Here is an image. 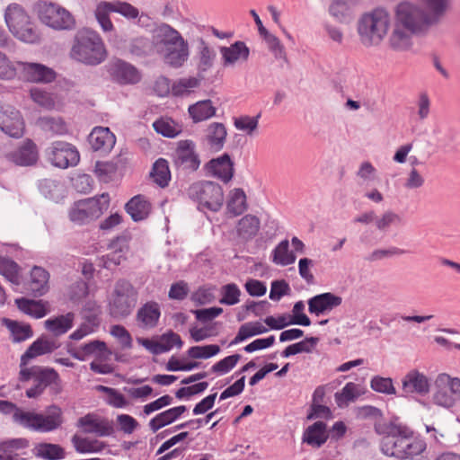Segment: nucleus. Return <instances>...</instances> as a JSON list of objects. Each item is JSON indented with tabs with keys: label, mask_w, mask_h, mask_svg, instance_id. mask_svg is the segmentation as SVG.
Returning <instances> with one entry per match:
<instances>
[{
	"label": "nucleus",
	"mask_w": 460,
	"mask_h": 460,
	"mask_svg": "<svg viewBox=\"0 0 460 460\" xmlns=\"http://www.w3.org/2000/svg\"><path fill=\"white\" fill-rule=\"evenodd\" d=\"M435 24L420 5L409 1L401 2L395 7L389 46L395 51L409 50L413 45V36L426 33Z\"/></svg>",
	"instance_id": "nucleus-1"
},
{
	"label": "nucleus",
	"mask_w": 460,
	"mask_h": 460,
	"mask_svg": "<svg viewBox=\"0 0 460 460\" xmlns=\"http://www.w3.org/2000/svg\"><path fill=\"white\" fill-rule=\"evenodd\" d=\"M376 431L383 435L380 450L387 456L414 459L426 450L425 440L415 436L413 430L405 425L390 423L385 427H376Z\"/></svg>",
	"instance_id": "nucleus-2"
},
{
	"label": "nucleus",
	"mask_w": 460,
	"mask_h": 460,
	"mask_svg": "<svg viewBox=\"0 0 460 460\" xmlns=\"http://www.w3.org/2000/svg\"><path fill=\"white\" fill-rule=\"evenodd\" d=\"M152 41L164 63L172 68H181L190 57L188 41L181 32L165 22L155 24L151 30Z\"/></svg>",
	"instance_id": "nucleus-3"
},
{
	"label": "nucleus",
	"mask_w": 460,
	"mask_h": 460,
	"mask_svg": "<svg viewBox=\"0 0 460 460\" xmlns=\"http://www.w3.org/2000/svg\"><path fill=\"white\" fill-rule=\"evenodd\" d=\"M13 421L23 429L48 433L61 427L64 422L63 411L56 404L46 408V414L17 409L12 416Z\"/></svg>",
	"instance_id": "nucleus-4"
},
{
	"label": "nucleus",
	"mask_w": 460,
	"mask_h": 460,
	"mask_svg": "<svg viewBox=\"0 0 460 460\" xmlns=\"http://www.w3.org/2000/svg\"><path fill=\"white\" fill-rule=\"evenodd\" d=\"M390 15L383 8L363 14L358 22V33L365 47L378 45L387 33Z\"/></svg>",
	"instance_id": "nucleus-5"
},
{
	"label": "nucleus",
	"mask_w": 460,
	"mask_h": 460,
	"mask_svg": "<svg viewBox=\"0 0 460 460\" xmlns=\"http://www.w3.org/2000/svg\"><path fill=\"white\" fill-rule=\"evenodd\" d=\"M71 55L84 64L96 66L106 58V50L99 34L85 30L77 33Z\"/></svg>",
	"instance_id": "nucleus-6"
},
{
	"label": "nucleus",
	"mask_w": 460,
	"mask_h": 460,
	"mask_svg": "<svg viewBox=\"0 0 460 460\" xmlns=\"http://www.w3.org/2000/svg\"><path fill=\"white\" fill-rule=\"evenodd\" d=\"M188 197L198 204L199 210L217 212L224 204L222 186L212 181H198L187 189Z\"/></svg>",
	"instance_id": "nucleus-7"
},
{
	"label": "nucleus",
	"mask_w": 460,
	"mask_h": 460,
	"mask_svg": "<svg viewBox=\"0 0 460 460\" xmlns=\"http://www.w3.org/2000/svg\"><path fill=\"white\" fill-rule=\"evenodd\" d=\"M4 19L10 31L26 43H38L40 33L25 10L17 4H11L4 13Z\"/></svg>",
	"instance_id": "nucleus-8"
},
{
	"label": "nucleus",
	"mask_w": 460,
	"mask_h": 460,
	"mask_svg": "<svg viewBox=\"0 0 460 460\" xmlns=\"http://www.w3.org/2000/svg\"><path fill=\"white\" fill-rule=\"evenodd\" d=\"M34 9L39 20L55 31H71L75 27L74 15L57 3L40 0Z\"/></svg>",
	"instance_id": "nucleus-9"
},
{
	"label": "nucleus",
	"mask_w": 460,
	"mask_h": 460,
	"mask_svg": "<svg viewBox=\"0 0 460 460\" xmlns=\"http://www.w3.org/2000/svg\"><path fill=\"white\" fill-rule=\"evenodd\" d=\"M110 204L108 193H102L99 197L88 198L78 200L71 207L69 219L79 226L88 224L98 218Z\"/></svg>",
	"instance_id": "nucleus-10"
},
{
	"label": "nucleus",
	"mask_w": 460,
	"mask_h": 460,
	"mask_svg": "<svg viewBox=\"0 0 460 460\" xmlns=\"http://www.w3.org/2000/svg\"><path fill=\"white\" fill-rule=\"evenodd\" d=\"M33 379L34 385L26 390L28 398H37L43 394L45 389L52 384L59 382V376L54 368L32 366L31 367H21L19 380L27 382Z\"/></svg>",
	"instance_id": "nucleus-11"
},
{
	"label": "nucleus",
	"mask_w": 460,
	"mask_h": 460,
	"mask_svg": "<svg viewBox=\"0 0 460 460\" xmlns=\"http://www.w3.org/2000/svg\"><path fill=\"white\" fill-rule=\"evenodd\" d=\"M137 292L127 279H119L114 288L113 299L111 304V314L114 317L128 316L136 305Z\"/></svg>",
	"instance_id": "nucleus-12"
},
{
	"label": "nucleus",
	"mask_w": 460,
	"mask_h": 460,
	"mask_svg": "<svg viewBox=\"0 0 460 460\" xmlns=\"http://www.w3.org/2000/svg\"><path fill=\"white\" fill-rule=\"evenodd\" d=\"M172 165L178 172L193 173L200 166L201 160L196 144L190 139L180 140L172 155Z\"/></svg>",
	"instance_id": "nucleus-13"
},
{
	"label": "nucleus",
	"mask_w": 460,
	"mask_h": 460,
	"mask_svg": "<svg viewBox=\"0 0 460 460\" xmlns=\"http://www.w3.org/2000/svg\"><path fill=\"white\" fill-rule=\"evenodd\" d=\"M48 161L55 167L66 169L80 162V154L75 146L66 141H54L45 150Z\"/></svg>",
	"instance_id": "nucleus-14"
},
{
	"label": "nucleus",
	"mask_w": 460,
	"mask_h": 460,
	"mask_svg": "<svg viewBox=\"0 0 460 460\" xmlns=\"http://www.w3.org/2000/svg\"><path fill=\"white\" fill-rule=\"evenodd\" d=\"M0 128L12 137H22L24 133V121L21 112L11 105L0 106Z\"/></svg>",
	"instance_id": "nucleus-15"
},
{
	"label": "nucleus",
	"mask_w": 460,
	"mask_h": 460,
	"mask_svg": "<svg viewBox=\"0 0 460 460\" xmlns=\"http://www.w3.org/2000/svg\"><path fill=\"white\" fill-rule=\"evenodd\" d=\"M111 80L119 84H136L141 80V74L132 64L122 59H117L108 66Z\"/></svg>",
	"instance_id": "nucleus-16"
},
{
	"label": "nucleus",
	"mask_w": 460,
	"mask_h": 460,
	"mask_svg": "<svg viewBox=\"0 0 460 460\" xmlns=\"http://www.w3.org/2000/svg\"><path fill=\"white\" fill-rule=\"evenodd\" d=\"M204 170L209 175H212L224 182L232 180L234 172V162L227 153L209 160L204 165Z\"/></svg>",
	"instance_id": "nucleus-17"
},
{
	"label": "nucleus",
	"mask_w": 460,
	"mask_h": 460,
	"mask_svg": "<svg viewBox=\"0 0 460 460\" xmlns=\"http://www.w3.org/2000/svg\"><path fill=\"white\" fill-rule=\"evenodd\" d=\"M342 297L332 292L315 295L308 299V311L316 316L323 315L340 306Z\"/></svg>",
	"instance_id": "nucleus-18"
},
{
	"label": "nucleus",
	"mask_w": 460,
	"mask_h": 460,
	"mask_svg": "<svg viewBox=\"0 0 460 460\" xmlns=\"http://www.w3.org/2000/svg\"><path fill=\"white\" fill-rule=\"evenodd\" d=\"M6 157L19 166L33 165L39 158L37 145L31 139L27 138L16 150L8 153Z\"/></svg>",
	"instance_id": "nucleus-19"
},
{
	"label": "nucleus",
	"mask_w": 460,
	"mask_h": 460,
	"mask_svg": "<svg viewBox=\"0 0 460 460\" xmlns=\"http://www.w3.org/2000/svg\"><path fill=\"white\" fill-rule=\"evenodd\" d=\"M160 317V305L155 301H148L138 308L136 321L140 329L151 330L157 326Z\"/></svg>",
	"instance_id": "nucleus-20"
},
{
	"label": "nucleus",
	"mask_w": 460,
	"mask_h": 460,
	"mask_svg": "<svg viewBox=\"0 0 460 460\" xmlns=\"http://www.w3.org/2000/svg\"><path fill=\"white\" fill-rule=\"evenodd\" d=\"M402 392L404 395L417 394L426 395L429 393V378L418 370H411L402 378Z\"/></svg>",
	"instance_id": "nucleus-21"
},
{
	"label": "nucleus",
	"mask_w": 460,
	"mask_h": 460,
	"mask_svg": "<svg viewBox=\"0 0 460 460\" xmlns=\"http://www.w3.org/2000/svg\"><path fill=\"white\" fill-rule=\"evenodd\" d=\"M58 348L59 344H58L54 340L49 339L42 335L34 341L29 346L26 351L22 355L20 367H25L30 359L41 355L51 353Z\"/></svg>",
	"instance_id": "nucleus-22"
},
{
	"label": "nucleus",
	"mask_w": 460,
	"mask_h": 460,
	"mask_svg": "<svg viewBox=\"0 0 460 460\" xmlns=\"http://www.w3.org/2000/svg\"><path fill=\"white\" fill-rule=\"evenodd\" d=\"M88 142L94 151L108 153L115 146L116 137L109 128L95 127L88 136Z\"/></svg>",
	"instance_id": "nucleus-23"
},
{
	"label": "nucleus",
	"mask_w": 460,
	"mask_h": 460,
	"mask_svg": "<svg viewBox=\"0 0 460 460\" xmlns=\"http://www.w3.org/2000/svg\"><path fill=\"white\" fill-rule=\"evenodd\" d=\"M222 65L226 67L234 66L238 60L246 61L250 56V49L245 42L237 40L229 47H220Z\"/></svg>",
	"instance_id": "nucleus-24"
},
{
	"label": "nucleus",
	"mask_w": 460,
	"mask_h": 460,
	"mask_svg": "<svg viewBox=\"0 0 460 460\" xmlns=\"http://www.w3.org/2000/svg\"><path fill=\"white\" fill-rule=\"evenodd\" d=\"M49 273L40 266H34L31 270V279L27 284V290L33 296H41L49 291Z\"/></svg>",
	"instance_id": "nucleus-25"
},
{
	"label": "nucleus",
	"mask_w": 460,
	"mask_h": 460,
	"mask_svg": "<svg viewBox=\"0 0 460 460\" xmlns=\"http://www.w3.org/2000/svg\"><path fill=\"white\" fill-rule=\"evenodd\" d=\"M152 209L151 203L143 195L132 197L126 204L125 210L134 222H139L148 217Z\"/></svg>",
	"instance_id": "nucleus-26"
},
{
	"label": "nucleus",
	"mask_w": 460,
	"mask_h": 460,
	"mask_svg": "<svg viewBox=\"0 0 460 460\" xmlns=\"http://www.w3.org/2000/svg\"><path fill=\"white\" fill-rule=\"evenodd\" d=\"M77 426L84 429V433H93L99 437H108L113 433V427L107 420H97L91 414L81 417Z\"/></svg>",
	"instance_id": "nucleus-27"
},
{
	"label": "nucleus",
	"mask_w": 460,
	"mask_h": 460,
	"mask_svg": "<svg viewBox=\"0 0 460 460\" xmlns=\"http://www.w3.org/2000/svg\"><path fill=\"white\" fill-rule=\"evenodd\" d=\"M326 428L327 426L323 421H315L304 432L303 442L316 448L321 447L329 438Z\"/></svg>",
	"instance_id": "nucleus-28"
},
{
	"label": "nucleus",
	"mask_w": 460,
	"mask_h": 460,
	"mask_svg": "<svg viewBox=\"0 0 460 460\" xmlns=\"http://www.w3.org/2000/svg\"><path fill=\"white\" fill-rule=\"evenodd\" d=\"M75 314L68 312L66 314L51 317L44 322L45 328L54 336L58 337L66 333L72 327Z\"/></svg>",
	"instance_id": "nucleus-29"
},
{
	"label": "nucleus",
	"mask_w": 460,
	"mask_h": 460,
	"mask_svg": "<svg viewBox=\"0 0 460 460\" xmlns=\"http://www.w3.org/2000/svg\"><path fill=\"white\" fill-rule=\"evenodd\" d=\"M23 70L28 79L32 82L51 83L56 79L57 75L52 68L38 63H26L24 64Z\"/></svg>",
	"instance_id": "nucleus-30"
},
{
	"label": "nucleus",
	"mask_w": 460,
	"mask_h": 460,
	"mask_svg": "<svg viewBox=\"0 0 460 460\" xmlns=\"http://www.w3.org/2000/svg\"><path fill=\"white\" fill-rule=\"evenodd\" d=\"M1 322L10 331L14 343L22 342L33 336V331L29 323H22L5 317L2 318Z\"/></svg>",
	"instance_id": "nucleus-31"
},
{
	"label": "nucleus",
	"mask_w": 460,
	"mask_h": 460,
	"mask_svg": "<svg viewBox=\"0 0 460 460\" xmlns=\"http://www.w3.org/2000/svg\"><path fill=\"white\" fill-rule=\"evenodd\" d=\"M15 305L21 312L35 319H40L48 314V310L42 300L21 297L15 299Z\"/></svg>",
	"instance_id": "nucleus-32"
},
{
	"label": "nucleus",
	"mask_w": 460,
	"mask_h": 460,
	"mask_svg": "<svg viewBox=\"0 0 460 460\" xmlns=\"http://www.w3.org/2000/svg\"><path fill=\"white\" fill-rule=\"evenodd\" d=\"M198 71L205 73L209 70L214 64L216 58V51L208 46L203 38L198 39Z\"/></svg>",
	"instance_id": "nucleus-33"
},
{
	"label": "nucleus",
	"mask_w": 460,
	"mask_h": 460,
	"mask_svg": "<svg viewBox=\"0 0 460 460\" xmlns=\"http://www.w3.org/2000/svg\"><path fill=\"white\" fill-rule=\"evenodd\" d=\"M37 458L44 460H61L66 456L65 449L58 444L41 442L32 449Z\"/></svg>",
	"instance_id": "nucleus-34"
},
{
	"label": "nucleus",
	"mask_w": 460,
	"mask_h": 460,
	"mask_svg": "<svg viewBox=\"0 0 460 460\" xmlns=\"http://www.w3.org/2000/svg\"><path fill=\"white\" fill-rule=\"evenodd\" d=\"M188 111L192 120L197 123L214 117L217 110L213 106L211 100L208 99L190 105Z\"/></svg>",
	"instance_id": "nucleus-35"
},
{
	"label": "nucleus",
	"mask_w": 460,
	"mask_h": 460,
	"mask_svg": "<svg viewBox=\"0 0 460 460\" xmlns=\"http://www.w3.org/2000/svg\"><path fill=\"white\" fill-rule=\"evenodd\" d=\"M37 125L44 132L50 133L51 135L62 136L68 132L66 123L60 117H40L37 120Z\"/></svg>",
	"instance_id": "nucleus-36"
},
{
	"label": "nucleus",
	"mask_w": 460,
	"mask_h": 460,
	"mask_svg": "<svg viewBox=\"0 0 460 460\" xmlns=\"http://www.w3.org/2000/svg\"><path fill=\"white\" fill-rule=\"evenodd\" d=\"M226 128L223 123L212 122L208 128V143L215 151H220L226 138Z\"/></svg>",
	"instance_id": "nucleus-37"
},
{
	"label": "nucleus",
	"mask_w": 460,
	"mask_h": 460,
	"mask_svg": "<svg viewBox=\"0 0 460 460\" xmlns=\"http://www.w3.org/2000/svg\"><path fill=\"white\" fill-rule=\"evenodd\" d=\"M107 350V345L102 341H92L82 345L78 349H67V352L75 359L84 361L88 356L93 355L96 351L104 352Z\"/></svg>",
	"instance_id": "nucleus-38"
},
{
	"label": "nucleus",
	"mask_w": 460,
	"mask_h": 460,
	"mask_svg": "<svg viewBox=\"0 0 460 460\" xmlns=\"http://www.w3.org/2000/svg\"><path fill=\"white\" fill-rule=\"evenodd\" d=\"M272 261L280 266H288L296 261V256L289 251L288 240L281 241L272 251Z\"/></svg>",
	"instance_id": "nucleus-39"
},
{
	"label": "nucleus",
	"mask_w": 460,
	"mask_h": 460,
	"mask_svg": "<svg viewBox=\"0 0 460 460\" xmlns=\"http://www.w3.org/2000/svg\"><path fill=\"white\" fill-rule=\"evenodd\" d=\"M266 332H268V329L260 322L246 323L240 326L236 336L230 342V346L238 344L251 337L265 333Z\"/></svg>",
	"instance_id": "nucleus-40"
},
{
	"label": "nucleus",
	"mask_w": 460,
	"mask_h": 460,
	"mask_svg": "<svg viewBox=\"0 0 460 460\" xmlns=\"http://www.w3.org/2000/svg\"><path fill=\"white\" fill-rule=\"evenodd\" d=\"M260 229V220L256 216L245 215L237 224V233L244 239L254 237Z\"/></svg>",
	"instance_id": "nucleus-41"
},
{
	"label": "nucleus",
	"mask_w": 460,
	"mask_h": 460,
	"mask_svg": "<svg viewBox=\"0 0 460 460\" xmlns=\"http://www.w3.org/2000/svg\"><path fill=\"white\" fill-rule=\"evenodd\" d=\"M110 13H114L111 2L101 1L96 5L94 15L103 31H111L114 29L113 23L110 18Z\"/></svg>",
	"instance_id": "nucleus-42"
},
{
	"label": "nucleus",
	"mask_w": 460,
	"mask_h": 460,
	"mask_svg": "<svg viewBox=\"0 0 460 460\" xmlns=\"http://www.w3.org/2000/svg\"><path fill=\"white\" fill-rule=\"evenodd\" d=\"M426 12L437 24L445 16L450 7V0H423Z\"/></svg>",
	"instance_id": "nucleus-43"
},
{
	"label": "nucleus",
	"mask_w": 460,
	"mask_h": 460,
	"mask_svg": "<svg viewBox=\"0 0 460 460\" xmlns=\"http://www.w3.org/2000/svg\"><path fill=\"white\" fill-rule=\"evenodd\" d=\"M154 49L152 39L145 36L133 38L128 42V51L131 55L145 58L148 56Z\"/></svg>",
	"instance_id": "nucleus-44"
},
{
	"label": "nucleus",
	"mask_w": 460,
	"mask_h": 460,
	"mask_svg": "<svg viewBox=\"0 0 460 460\" xmlns=\"http://www.w3.org/2000/svg\"><path fill=\"white\" fill-rule=\"evenodd\" d=\"M154 178V181L160 187L164 188L169 184L171 180V172L168 166V162L164 158L157 159L150 172Z\"/></svg>",
	"instance_id": "nucleus-45"
},
{
	"label": "nucleus",
	"mask_w": 460,
	"mask_h": 460,
	"mask_svg": "<svg viewBox=\"0 0 460 460\" xmlns=\"http://www.w3.org/2000/svg\"><path fill=\"white\" fill-rule=\"evenodd\" d=\"M0 274L10 282L18 285L20 282L19 265L12 259L0 255Z\"/></svg>",
	"instance_id": "nucleus-46"
},
{
	"label": "nucleus",
	"mask_w": 460,
	"mask_h": 460,
	"mask_svg": "<svg viewBox=\"0 0 460 460\" xmlns=\"http://www.w3.org/2000/svg\"><path fill=\"white\" fill-rule=\"evenodd\" d=\"M219 303L226 305H234L240 302L241 290L237 284L228 283L220 288Z\"/></svg>",
	"instance_id": "nucleus-47"
},
{
	"label": "nucleus",
	"mask_w": 460,
	"mask_h": 460,
	"mask_svg": "<svg viewBox=\"0 0 460 460\" xmlns=\"http://www.w3.org/2000/svg\"><path fill=\"white\" fill-rule=\"evenodd\" d=\"M228 210L235 216L241 215L246 209V195L243 189H234L227 202Z\"/></svg>",
	"instance_id": "nucleus-48"
},
{
	"label": "nucleus",
	"mask_w": 460,
	"mask_h": 460,
	"mask_svg": "<svg viewBox=\"0 0 460 460\" xmlns=\"http://www.w3.org/2000/svg\"><path fill=\"white\" fill-rule=\"evenodd\" d=\"M358 2V0H334L329 7V13L334 18L341 21L349 15L350 8Z\"/></svg>",
	"instance_id": "nucleus-49"
},
{
	"label": "nucleus",
	"mask_w": 460,
	"mask_h": 460,
	"mask_svg": "<svg viewBox=\"0 0 460 460\" xmlns=\"http://www.w3.org/2000/svg\"><path fill=\"white\" fill-rule=\"evenodd\" d=\"M200 81L196 77L180 78L172 84V94L175 97H181L190 93V89L199 85Z\"/></svg>",
	"instance_id": "nucleus-50"
},
{
	"label": "nucleus",
	"mask_w": 460,
	"mask_h": 460,
	"mask_svg": "<svg viewBox=\"0 0 460 460\" xmlns=\"http://www.w3.org/2000/svg\"><path fill=\"white\" fill-rule=\"evenodd\" d=\"M220 347L217 344H208L204 346H192L187 350V355L191 358H209L217 355Z\"/></svg>",
	"instance_id": "nucleus-51"
},
{
	"label": "nucleus",
	"mask_w": 460,
	"mask_h": 460,
	"mask_svg": "<svg viewBox=\"0 0 460 460\" xmlns=\"http://www.w3.org/2000/svg\"><path fill=\"white\" fill-rule=\"evenodd\" d=\"M178 419L175 414L172 412V409H168L158 414H156L154 418H152L148 423L150 429L155 433L158 431L160 429L172 424Z\"/></svg>",
	"instance_id": "nucleus-52"
},
{
	"label": "nucleus",
	"mask_w": 460,
	"mask_h": 460,
	"mask_svg": "<svg viewBox=\"0 0 460 460\" xmlns=\"http://www.w3.org/2000/svg\"><path fill=\"white\" fill-rule=\"evenodd\" d=\"M370 387L376 393L385 394H395L396 390L394 386L393 379L390 377H383L375 376L370 380Z\"/></svg>",
	"instance_id": "nucleus-53"
},
{
	"label": "nucleus",
	"mask_w": 460,
	"mask_h": 460,
	"mask_svg": "<svg viewBox=\"0 0 460 460\" xmlns=\"http://www.w3.org/2000/svg\"><path fill=\"white\" fill-rule=\"evenodd\" d=\"M240 359L241 355L239 354L227 356L215 363L211 367L210 371L217 374L218 376L225 375L230 372L236 366Z\"/></svg>",
	"instance_id": "nucleus-54"
},
{
	"label": "nucleus",
	"mask_w": 460,
	"mask_h": 460,
	"mask_svg": "<svg viewBox=\"0 0 460 460\" xmlns=\"http://www.w3.org/2000/svg\"><path fill=\"white\" fill-rule=\"evenodd\" d=\"M358 396V385L353 382H349L340 393L335 394V400L338 405L341 406L343 403L356 401Z\"/></svg>",
	"instance_id": "nucleus-55"
},
{
	"label": "nucleus",
	"mask_w": 460,
	"mask_h": 460,
	"mask_svg": "<svg viewBox=\"0 0 460 460\" xmlns=\"http://www.w3.org/2000/svg\"><path fill=\"white\" fill-rule=\"evenodd\" d=\"M261 36L266 41L270 50L273 53L277 59H287L285 48L281 44L279 38L270 33L268 31L266 33H263Z\"/></svg>",
	"instance_id": "nucleus-56"
},
{
	"label": "nucleus",
	"mask_w": 460,
	"mask_h": 460,
	"mask_svg": "<svg viewBox=\"0 0 460 460\" xmlns=\"http://www.w3.org/2000/svg\"><path fill=\"white\" fill-rule=\"evenodd\" d=\"M260 117L261 113L254 117L240 116L234 119V125L238 130L245 131L251 135L258 128Z\"/></svg>",
	"instance_id": "nucleus-57"
},
{
	"label": "nucleus",
	"mask_w": 460,
	"mask_h": 460,
	"mask_svg": "<svg viewBox=\"0 0 460 460\" xmlns=\"http://www.w3.org/2000/svg\"><path fill=\"white\" fill-rule=\"evenodd\" d=\"M221 411L220 408L216 409L214 411L208 412L204 418L191 419L185 422L180 423L173 427L174 430H179L186 428L198 429L201 426L208 424L217 414Z\"/></svg>",
	"instance_id": "nucleus-58"
},
{
	"label": "nucleus",
	"mask_w": 460,
	"mask_h": 460,
	"mask_svg": "<svg viewBox=\"0 0 460 460\" xmlns=\"http://www.w3.org/2000/svg\"><path fill=\"white\" fill-rule=\"evenodd\" d=\"M111 335L116 338L123 349H131L133 340L129 332L120 324H115L111 327Z\"/></svg>",
	"instance_id": "nucleus-59"
},
{
	"label": "nucleus",
	"mask_w": 460,
	"mask_h": 460,
	"mask_svg": "<svg viewBox=\"0 0 460 460\" xmlns=\"http://www.w3.org/2000/svg\"><path fill=\"white\" fill-rule=\"evenodd\" d=\"M155 131L165 137H175L179 133L178 130L172 124V121L164 119H158L153 123Z\"/></svg>",
	"instance_id": "nucleus-60"
},
{
	"label": "nucleus",
	"mask_w": 460,
	"mask_h": 460,
	"mask_svg": "<svg viewBox=\"0 0 460 460\" xmlns=\"http://www.w3.org/2000/svg\"><path fill=\"white\" fill-rule=\"evenodd\" d=\"M31 97L33 102L46 109H51L55 104L51 94L38 87L31 89Z\"/></svg>",
	"instance_id": "nucleus-61"
},
{
	"label": "nucleus",
	"mask_w": 460,
	"mask_h": 460,
	"mask_svg": "<svg viewBox=\"0 0 460 460\" xmlns=\"http://www.w3.org/2000/svg\"><path fill=\"white\" fill-rule=\"evenodd\" d=\"M113 6L114 13H119L127 19H136L139 15V11L131 4L122 1L111 2Z\"/></svg>",
	"instance_id": "nucleus-62"
},
{
	"label": "nucleus",
	"mask_w": 460,
	"mask_h": 460,
	"mask_svg": "<svg viewBox=\"0 0 460 460\" xmlns=\"http://www.w3.org/2000/svg\"><path fill=\"white\" fill-rule=\"evenodd\" d=\"M88 293V284L84 280L80 279L71 285L69 297L73 302H78L86 297Z\"/></svg>",
	"instance_id": "nucleus-63"
},
{
	"label": "nucleus",
	"mask_w": 460,
	"mask_h": 460,
	"mask_svg": "<svg viewBox=\"0 0 460 460\" xmlns=\"http://www.w3.org/2000/svg\"><path fill=\"white\" fill-rule=\"evenodd\" d=\"M290 291V287L285 280H274L270 284V291L269 297L273 301H279L280 298L288 295Z\"/></svg>",
	"instance_id": "nucleus-64"
}]
</instances>
